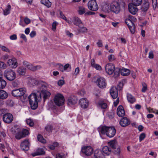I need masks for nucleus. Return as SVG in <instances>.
<instances>
[{
	"instance_id": "obj_51",
	"label": "nucleus",
	"mask_w": 158,
	"mask_h": 158,
	"mask_svg": "<svg viewBox=\"0 0 158 158\" xmlns=\"http://www.w3.org/2000/svg\"><path fill=\"white\" fill-rule=\"evenodd\" d=\"M114 77H117L119 76L120 74V70L118 69H116L114 71Z\"/></svg>"
},
{
	"instance_id": "obj_54",
	"label": "nucleus",
	"mask_w": 158,
	"mask_h": 158,
	"mask_svg": "<svg viewBox=\"0 0 158 158\" xmlns=\"http://www.w3.org/2000/svg\"><path fill=\"white\" fill-rule=\"evenodd\" d=\"M108 59L111 62L115 60V57L113 55L111 54L108 57Z\"/></svg>"
},
{
	"instance_id": "obj_18",
	"label": "nucleus",
	"mask_w": 158,
	"mask_h": 158,
	"mask_svg": "<svg viewBox=\"0 0 158 158\" xmlns=\"http://www.w3.org/2000/svg\"><path fill=\"white\" fill-rule=\"evenodd\" d=\"M110 94L114 99L116 98L118 96V92L116 87H112L110 90Z\"/></svg>"
},
{
	"instance_id": "obj_43",
	"label": "nucleus",
	"mask_w": 158,
	"mask_h": 158,
	"mask_svg": "<svg viewBox=\"0 0 158 158\" xmlns=\"http://www.w3.org/2000/svg\"><path fill=\"white\" fill-rule=\"evenodd\" d=\"M125 23L128 27L131 26L132 25H134L133 22L130 19H126Z\"/></svg>"
},
{
	"instance_id": "obj_29",
	"label": "nucleus",
	"mask_w": 158,
	"mask_h": 158,
	"mask_svg": "<svg viewBox=\"0 0 158 158\" xmlns=\"http://www.w3.org/2000/svg\"><path fill=\"white\" fill-rule=\"evenodd\" d=\"M17 71L19 75H24L26 73V69L23 66H21L18 68Z\"/></svg>"
},
{
	"instance_id": "obj_60",
	"label": "nucleus",
	"mask_w": 158,
	"mask_h": 158,
	"mask_svg": "<svg viewBox=\"0 0 158 158\" xmlns=\"http://www.w3.org/2000/svg\"><path fill=\"white\" fill-rule=\"evenodd\" d=\"M64 83V81L63 80H60L57 82L58 85L59 86H62L63 85Z\"/></svg>"
},
{
	"instance_id": "obj_30",
	"label": "nucleus",
	"mask_w": 158,
	"mask_h": 158,
	"mask_svg": "<svg viewBox=\"0 0 158 158\" xmlns=\"http://www.w3.org/2000/svg\"><path fill=\"white\" fill-rule=\"evenodd\" d=\"M127 98L128 102L131 103H133L136 101L134 97L130 94H127Z\"/></svg>"
},
{
	"instance_id": "obj_57",
	"label": "nucleus",
	"mask_w": 158,
	"mask_h": 158,
	"mask_svg": "<svg viewBox=\"0 0 158 158\" xmlns=\"http://www.w3.org/2000/svg\"><path fill=\"white\" fill-rule=\"evenodd\" d=\"M57 25V23L55 22H54L52 24V30L55 31L56 29V26Z\"/></svg>"
},
{
	"instance_id": "obj_33",
	"label": "nucleus",
	"mask_w": 158,
	"mask_h": 158,
	"mask_svg": "<svg viewBox=\"0 0 158 158\" xmlns=\"http://www.w3.org/2000/svg\"><path fill=\"white\" fill-rule=\"evenodd\" d=\"M11 7V6L8 5L6 6V9L3 10V14L5 15H7L10 13Z\"/></svg>"
},
{
	"instance_id": "obj_64",
	"label": "nucleus",
	"mask_w": 158,
	"mask_h": 158,
	"mask_svg": "<svg viewBox=\"0 0 158 158\" xmlns=\"http://www.w3.org/2000/svg\"><path fill=\"white\" fill-rule=\"evenodd\" d=\"M36 33L35 31H32L30 33V35L31 37L33 38L35 36Z\"/></svg>"
},
{
	"instance_id": "obj_41",
	"label": "nucleus",
	"mask_w": 158,
	"mask_h": 158,
	"mask_svg": "<svg viewBox=\"0 0 158 158\" xmlns=\"http://www.w3.org/2000/svg\"><path fill=\"white\" fill-rule=\"evenodd\" d=\"M98 105L102 109H106L107 107V104L103 101H101L99 102Z\"/></svg>"
},
{
	"instance_id": "obj_34",
	"label": "nucleus",
	"mask_w": 158,
	"mask_h": 158,
	"mask_svg": "<svg viewBox=\"0 0 158 158\" xmlns=\"http://www.w3.org/2000/svg\"><path fill=\"white\" fill-rule=\"evenodd\" d=\"M120 72L122 75L127 76L130 74V71L128 69H124L121 70Z\"/></svg>"
},
{
	"instance_id": "obj_38",
	"label": "nucleus",
	"mask_w": 158,
	"mask_h": 158,
	"mask_svg": "<svg viewBox=\"0 0 158 158\" xmlns=\"http://www.w3.org/2000/svg\"><path fill=\"white\" fill-rule=\"evenodd\" d=\"M45 153V152L42 148L38 149L36 153H34L32 154L33 156H36L38 155H41L44 154Z\"/></svg>"
},
{
	"instance_id": "obj_24",
	"label": "nucleus",
	"mask_w": 158,
	"mask_h": 158,
	"mask_svg": "<svg viewBox=\"0 0 158 158\" xmlns=\"http://www.w3.org/2000/svg\"><path fill=\"white\" fill-rule=\"evenodd\" d=\"M42 81H37L36 79L32 78L31 77H28V83L33 85H36L37 89H38V85L39 82Z\"/></svg>"
},
{
	"instance_id": "obj_17",
	"label": "nucleus",
	"mask_w": 158,
	"mask_h": 158,
	"mask_svg": "<svg viewBox=\"0 0 158 158\" xmlns=\"http://www.w3.org/2000/svg\"><path fill=\"white\" fill-rule=\"evenodd\" d=\"M130 123V120L126 117L122 118L119 122V124L122 127H125L129 125Z\"/></svg>"
},
{
	"instance_id": "obj_40",
	"label": "nucleus",
	"mask_w": 158,
	"mask_h": 158,
	"mask_svg": "<svg viewBox=\"0 0 158 158\" xmlns=\"http://www.w3.org/2000/svg\"><path fill=\"white\" fill-rule=\"evenodd\" d=\"M113 150L112 152H113L115 154L118 156L119 155L120 152V150L119 146H117L115 149H113Z\"/></svg>"
},
{
	"instance_id": "obj_5",
	"label": "nucleus",
	"mask_w": 158,
	"mask_h": 158,
	"mask_svg": "<svg viewBox=\"0 0 158 158\" xmlns=\"http://www.w3.org/2000/svg\"><path fill=\"white\" fill-rule=\"evenodd\" d=\"M111 11L116 13H118L120 10L119 3L117 1H114L110 4Z\"/></svg>"
},
{
	"instance_id": "obj_37",
	"label": "nucleus",
	"mask_w": 158,
	"mask_h": 158,
	"mask_svg": "<svg viewBox=\"0 0 158 158\" xmlns=\"http://www.w3.org/2000/svg\"><path fill=\"white\" fill-rule=\"evenodd\" d=\"M6 83L5 81L0 77V89H3L5 87Z\"/></svg>"
},
{
	"instance_id": "obj_22",
	"label": "nucleus",
	"mask_w": 158,
	"mask_h": 158,
	"mask_svg": "<svg viewBox=\"0 0 158 158\" xmlns=\"http://www.w3.org/2000/svg\"><path fill=\"white\" fill-rule=\"evenodd\" d=\"M89 102L85 98H83L80 100V104L81 108L85 109L88 107Z\"/></svg>"
},
{
	"instance_id": "obj_27",
	"label": "nucleus",
	"mask_w": 158,
	"mask_h": 158,
	"mask_svg": "<svg viewBox=\"0 0 158 158\" xmlns=\"http://www.w3.org/2000/svg\"><path fill=\"white\" fill-rule=\"evenodd\" d=\"M77 98L74 96H71L68 99V104L69 105L74 104L77 103Z\"/></svg>"
},
{
	"instance_id": "obj_49",
	"label": "nucleus",
	"mask_w": 158,
	"mask_h": 158,
	"mask_svg": "<svg viewBox=\"0 0 158 158\" xmlns=\"http://www.w3.org/2000/svg\"><path fill=\"white\" fill-rule=\"evenodd\" d=\"M47 131L49 132H51L53 130V127L50 125H48L45 127Z\"/></svg>"
},
{
	"instance_id": "obj_4",
	"label": "nucleus",
	"mask_w": 158,
	"mask_h": 158,
	"mask_svg": "<svg viewBox=\"0 0 158 158\" xmlns=\"http://www.w3.org/2000/svg\"><path fill=\"white\" fill-rule=\"evenodd\" d=\"M64 99L63 96L61 94L56 95L54 98L55 104L58 106H62L64 103Z\"/></svg>"
},
{
	"instance_id": "obj_28",
	"label": "nucleus",
	"mask_w": 158,
	"mask_h": 158,
	"mask_svg": "<svg viewBox=\"0 0 158 158\" xmlns=\"http://www.w3.org/2000/svg\"><path fill=\"white\" fill-rule=\"evenodd\" d=\"M108 146L111 148V149H115L118 146L116 141L115 140H111L108 142Z\"/></svg>"
},
{
	"instance_id": "obj_11",
	"label": "nucleus",
	"mask_w": 158,
	"mask_h": 158,
	"mask_svg": "<svg viewBox=\"0 0 158 158\" xmlns=\"http://www.w3.org/2000/svg\"><path fill=\"white\" fill-rule=\"evenodd\" d=\"M29 134L28 130L23 129L21 132H19L15 134V137L18 139H20L23 138L25 137Z\"/></svg>"
},
{
	"instance_id": "obj_53",
	"label": "nucleus",
	"mask_w": 158,
	"mask_h": 158,
	"mask_svg": "<svg viewBox=\"0 0 158 158\" xmlns=\"http://www.w3.org/2000/svg\"><path fill=\"white\" fill-rule=\"evenodd\" d=\"M142 86L143 88L142 89V91L143 92H146L147 89V85L145 83H142Z\"/></svg>"
},
{
	"instance_id": "obj_7",
	"label": "nucleus",
	"mask_w": 158,
	"mask_h": 158,
	"mask_svg": "<svg viewBox=\"0 0 158 158\" xmlns=\"http://www.w3.org/2000/svg\"><path fill=\"white\" fill-rule=\"evenodd\" d=\"M26 92V89L24 88L12 90V94L13 96L16 97H20L24 95Z\"/></svg>"
},
{
	"instance_id": "obj_50",
	"label": "nucleus",
	"mask_w": 158,
	"mask_h": 158,
	"mask_svg": "<svg viewBox=\"0 0 158 158\" xmlns=\"http://www.w3.org/2000/svg\"><path fill=\"white\" fill-rule=\"evenodd\" d=\"M146 137L145 134L144 133H141L139 136V141L141 142Z\"/></svg>"
},
{
	"instance_id": "obj_23",
	"label": "nucleus",
	"mask_w": 158,
	"mask_h": 158,
	"mask_svg": "<svg viewBox=\"0 0 158 158\" xmlns=\"http://www.w3.org/2000/svg\"><path fill=\"white\" fill-rule=\"evenodd\" d=\"M108 127L106 126H100L98 128V130L100 134H106L107 131Z\"/></svg>"
},
{
	"instance_id": "obj_35",
	"label": "nucleus",
	"mask_w": 158,
	"mask_h": 158,
	"mask_svg": "<svg viewBox=\"0 0 158 158\" xmlns=\"http://www.w3.org/2000/svg\"><path fill=\"white\" fill-rule=\"evenodd\" d=\"M72 23L73 22V23L75 25L78 26H79V19L78 17L74 16L73 17L72 19Z\"/></svg>"
},
{
	"instance_id": "obj_36",
	"label": "nucleus",
	"mask_w": 158,
	"mask_h": 158,
	"mask_svg": "<svg viewBox=\"0 0 158 158\" xmlns=\"http://www.w3.org/2000/svg\"><path fill=\"white\" fill-rule=\"evenodd\" d=\"M142 2V0H132L131 3L135 6H138L140 5Z\"/></svg>"
},
{
	"instance_id": "obj_20",
	"label": "nucleus",
	"mask_w": 158,
	"mask_h": 158,
	"mask_svg": "<svg viewBox=\"0 0 158 158\" xmlns=\"http://www.w3.org/2000/svg\"><path fill=\"white\" fill-rule=\"evenodd\" d=\"M128 10L129 12L133 15L136 14L138 11L137 6H135L133 4L130 3L128 5Z\"/></svg>"
},
{
	"instance_id": "obj_52",
	"label": "nucleus",
	"mask_w": 158,
	"mask_h": 158,
	"mask_svg": "<svg viewBox=\"0 0 158 158\" xmlns=\"http://www.w3.org/2000/svg\"><path fill=\"white\" fill-rule=\"evenodd\" d=\"M86 10L85 8L82 7H80V15H82L86 13Z\"/></svg>"
},
{
	"instance_id": "obj_63",
	"label": "nucleus",
	"mask_w": 158,
	"mask_h": 158,
	"mask_svg": "<svg viewBox=\"0 0 158 158\" xmlns=\"http://www.w3.org/2000/svg\"><path fill=\"white\" fill-rule=\"evenodd\" d=\"M10 39L12 40H15L17 39V36L15 34L13 35L10 36Z\"/></svg>"
},
{
	"instance_id": "obj_48",
	"label": "nucleus",
	"mask_w": 158,
	"mask_h": 158,
	"mask_svg": "<svg viewBox=\"0 0 158 158\" xmlns=\"http://www.w3.org/2000/svg\"><path fill=\"white\" fill-rule=\"evenodd\" d=\"M128 27L131 33L132 34H134L135 32V24H134V25H131V26H129Z\"/></svg>"
},
{
	"instance_id": "obj_15",
	"label": "nucleus",
	"mask_w": 158,
	"mask_h": 158,
	"mask_svg": "<svg viewBox=\"0 0 158 158\" xmlns=\"http://www.w3.org/2000/svg\"><path fill=\"white\" fill-rule=\"evenodd\" d=\"M30 146V142L28 139L24 140L20 144L21 148L23 150H28Z\"/></svg>"
},
{
	"instance_id": "obj_19",
	"label": "nucleus",
	"mask_w": 158,
	"mask_h": 158,
	"mask_svg": "<svg viewBox=\"0 0 158 158\" xmlns=\"http://www.w3.org/2000/svg\"><path fill=\"white\" fill-rule=\"evenodd\" d=\"M94 156L95 158H105L104 154L102 150L96 149L94 152Z\"/></svg>"
},
{
	"instance_id": "obj_31",
	"label": "nucleus",
	"mask_w": 158,
	"mask_h": 158,
	"mask_svg": "<svg viewBox=\"0 0 158 158\" xmlns=\"http://www.w3.org/2000/svg\"><path fill=\"white\" fill-rule=\"evenodd\" d=\"M58 12L60 15V18L65 20L69 24H72L71 21L67 19L66 17L64 16V15L61 10H59Z\"/></svg>"
},
{
	"instance_id": "obj_1",
	"label": "nucleus",
	"mask_w": 158,
	"mask_h": 158,
	"mask_svg": "<svg viewBox=\"0 0 158 158\" xmlns=\"http://www.w3.org/2000/svg\"><path fill=\"white\" fill-rule=\"evenodd\" d=\"M48 86V85L46 82L40 81L38 83V89L37 90V92L40 93V98L43 97L44 101L49 98L51 95L49 92L46 90Z\"/></svg>"
},
{
	"instance_id": "obj_42",
	"label": "nucleus",
	"mask_w": 158,
	"mask_h": 158,
	"mask_svg": "<svg viewBox=\"0 0 158 158\" xmlns=\"http://www.w3.org/2000/svg\"><path fill=\"white\" fill-rule=\"evenodd\" d=\"M81 23H82V22L80 20V25ZM80 26V33H84L86 32H87V29L86 27H84Z\"/></svg>"
},
{
	"instance_id": "obj_3",
	"label": "nucleus",
	"mask_w": 158,
	"mask_h": 158,
	"mask_svg": "<svg viewBox=\"0 0 158 158\" xmlns=\"http://www.w3.org/2000/svg\"><path fill=\"white\" fill-rule=\"evenodd\" d=\"M4 76L8 80L12 81L16 78V74L15 72L11 69L6 70L4 73Z\"/></svg>"
},
{
	"instance_id": "obj_10",
	"label": "nucleus",
	"mask_w": 158,
	"mask_h": 158,
	"mask_svg": "<svg viewBox=\"0 0 158 158\" xmlns=\"http://www.w3.org/2000/svg\"><path fill=\"white\" fill-rule=\"evenodd\" d=\"M81 152L86 156H89L92 154L93 150L90 146H85L82 148Z\"/></svg>"
},
{
	"instance_id": "obj_16",
	"label": "nucleus",
	"mask_w": 158,
	"mask_h": 158,
	"mask_svg": "<svg viewBox=\"0 0 158 158\" xmlns=\"http://www.w3.org/2000/svg\"><path fill=\"white\" fill-rule=\"evenodd\" d=\"M116 130L114 127H108L106 135L110 138L113 137L115 134Z\"/></svg>"
},
{
	"instance_id": "obj_56",
	"label": "nucleus",
	"mask_w": 158,
	"mask_h": 158,
	"mask_svg": "<svg viewBox=\"0 0 158 158\" xmlns=\"http://www.w3.org/2000/svg\"><path fill=\"white\" fill-rule=\"evenodd\" d=\"M95 68L97 70H100L102 69L101 67L98 64H96L93 67Z\"/></svg>"
},
{
	"instance_id": "obj_61",
	"label": "nucleus",
	"mask_w": 158,
	"mask_h": 158,
	"mask_svg": "<svg viewBox=\"0 0 158 158\" xmlns=\"http://www.w3.org/2000/svg\"><path fill=\"white\" fill-rule=\"evenodd\" d=\"M58 68L59 70L62 72H63L64 70V66L60 64H59L58 65Z\"/></svg>"
},
{
	"instance_id": "obj_9",
	"label": "nucleus",
	"mask_w": 158,
	"mask_h": 158,
	"mask_svg": "<svg viewBox=\"0 0 158 158\" xmlns=\"http://www.w3.org/2000/svg\"><path fill=\"white\" fill-rule=\"evenodd\" d=\"M2 119L5 123L9 124L13 121V117L11 114L6 113L3 115Z\"/></svg>"
},
{
	"instance_id": "obj_21",
	"label": "nucleus",
	"mask_w": 158,
	"mask_h": 158,
	"mask_svg": "<svg viewBox=\"0 0 158 158\" xmlns=\"http://www.w3.org/2000/svg\"><path fill=\"white\" fill-rule=\"evenodd\" d=\"M117 113L119 117H122L124 116L125 111L122 106L120 105L118 107L117 110Z\"/></svg>"
},
{
	"instance_id": "obj_58",
	"label": "nucleus",
	"mask_w": 158,
	"mask_h": 158,
	"mask_svg": "<svg viewBox=\"0 0 158 158\" xmlns=\"http://www.w3.org/2000/svg\"><path fill=\"white\" fill-rule=\"evenodd\" d=\"M105 8L106 11H109V10H111L110 5V6L109 4H106L105 6Z\"/></svg>"
},
{
	"instance_id": "obj_6",
	"label": "nucleus",
	"mask_w": 158,
	"mask_h": 158,
	"mask_svg": "<svg viewBox=\"0 0 158 158\" xmlns=\"http://www.w3.org/2000/svg\"><path fill=\"white\" fill-rule=\"evenodd\" d=\"M88 8L91 10L95 11L98 9V6L95 0H90L88 3Z\"/></svg>"
},
{
	"instance_id": "obj_62",
	"label": "nucleus",
	"mask_w": 158,
	"mask_h": 158,
	"mask_svg": "<svg viewBox=\"0 0 158 158\" xmlns=\"http://www.w3.org/2000/svg\"><path fill=\"white\" fill-rule=\"evenodd\" d=\"M152 3L153 8H155V9L156 6V5H157V0H152Z\"/></svg>"
},
{
	"instance_id": "obj_44",
	"label": "nucleus",
	"mask_w": 158,
	"mask_h": 158,
	"mask_svg": "<svg viewBox=\"0 0 158 158\" xmlns=\"http://www.w3.org/2000/svg\"><path fill=\"white\" fill-rule=\"evenodd\" d=\"M26 121L27 123L30 127H32L34 125L33 120L31 118L27 119Z\"/></svg>"
},
{
	"instance_id": "obj_13",
	"label": "nucleus",
	"mask_w": 158,
	"mask_h": 158,
	"mask_svg": "<svg viewBox=\"0 0 158 158\" xmlns=\"http://www.w3.org/2000/svg\"><path fill=\"white\" fill-rule=\"evenodd\" d=\"M115 66L111 63H108L106 65L105 69L106 73L109 75L112 74L114 72Z\"/></svg>"
},
{
	"instance_id": "obj_46",
	"label": "nucleus",
	"mask_w": 158,
	"mask_h": 158,
	"mask_svg": "<svg viewBox=\"0 0 158 158\" xmlns=\"http://www.w3.org/2000/svg\"><path fill=\"white\" fill-rule=\"evenodd\" d=\"M6 65L4 62L0 61V69H5L6 68Z\"/></svg>"
},
{
	"instance_id": "obj_8",
	"label": "nucleus",
	"mask_w": 158,
	"mask_h": 158,
	"mask_svg": "<svg viewBox=\"0 0 158 158\" xmlns=\"http://www.w3.org/2000/svg\"><path fill=\"white\" fill-rule=\"evenodd\" d=\"M23 64L25 67H26L29 69L33 71H35L41 68V67L40 65L34 66L31 64L26 61H23Z\"/></svg>"
},
{
	"instance_id": "obj_2",
	"label": "nucleus",
	"mask_w": 158,
	"mask_h": 158,
	"mask_svg": "<svg viewBox=\"0 0 158 158\" xmlns=\"http://www.w3.org/2000/svg\"><path fill=\"white\" fill-rule=\"evenodd\" d=\"M28 99L31 109L33 110L36 109L38 105L36 94L32 93L28 97Z\"/></svg>"
},
{
	"instance_id": "obj_25",
	"label": "nucleus",
	"mask_w": 158,
	"mask_h": 158,
	"mask_svg": "<svg viewBox=\"0 0 158 158\" xmlns=\"http://www.w3.org/2000/svg\"><path fill=\"white\" fill-rule=\"evenodd\" d=\"M102 151L103 153L107 156L110 155L112 151L111 148L108 146H105L102 148Z\"/></svg>"
},
{
	"instance_id": "obj_32",
	"label": "nucleus",
	"mask_w": 158,
	"mask_h": 158,
	"mask_svg": "<svg viewBox=\"0 0 158 158\" xmlns=\"http://www.w3.org/2000/svg\"><path fill=\"white\" fill-rule=\"evenodd\" d=\"M8 96V94L4 90H0V99H6Z\"/></svg>"
},
{
	"instance_id": "obj_12",
	"label": "nucleus",
	"mask_w": 158,
	"mask_h": 158,
	"mask_svg": "<svg viewBox=\"0 0 158 158\" xmlns=\"http://www.w3.org/2000/svg\"><path fill=\"white\" fill-rule=\"evenodd\" d=\"M7 64L10 67L13 69L16 68L18 65L17 60L15 58L9 59L7 60Z\"/></svg>"
},
{
	"instance_id": "obj_39",
	"label": "nucleus",
	"mask_w": 158,
	"mask_h": 158,
	"mask_svg": "<svg viewBox=\"0 0 158 158\" xmlns=\"http://www.w3.org/2000/svg\"><path fill=\"white\" fill-rule=\"evenodd\" d=\"M41 2L48 7H50L52 5L51 3L49 0H41Z\"/></svg>"
},
{
	"instance_id": "obj_59",
	"label": "nucleus",
	"mask_w": 158,
	"mask_h": 158,
	"mask_svg": "<svg viewBox=\"0 0 158 158\" xmlns=\"http://www.w3.org/2000/svg\"><path fill=\"white\" fill-rule=\"evenodd\" d=\"M24 21L25 23L26 24H28L30 23L31 22V20L30 19H29L27 18H24Z\"/></svg>"
},
{
	"instance_id": "obj_47",
	"label": "nucleus",
	"mask_w": 158,
	"mask_h": 158,
	"mask_svg": "<svg viewBox=\"0 0 158 158\" xmlns=\"http://www.w3.org/2000/svg\"><path fill=\"white\" fill-rule=\"evenodd\" d=\"M0 48L3 51L9 53L10 52V51L9 49L4 46L0 45Z\"/></svg>"
},
{
	"instance_id": "obj_55",
	"label": "nucleus",
	"mask_w": 158,
	"mask_h": 158,
	"mask_svg": "<svg viewBox=\"0 0 158 158\" xmlns=\"http://www.w3.org/2000/svg\"><path fill=\"white\" fill-rule=\"evenodd\" d=\"M65 155L63 153H58L56 155V158H64Z\"/></svg>"
},
{
	"instance_id": "obj_45",
	"label": "nucleus",
	"mask_w": 158,
	"mask_h": 158,
	"mask_svg": "<svg viewBox=\"0 0 158 158\" xmlns=\"http://www.w3.org/2000/svg\"><path fill=\"white\" fill-rule=\"evenodd\" d=\"M37 139L39 141L42 143H46V140L43 138V137L40 135H38L37 137Z\"/></svg>"
},
{
	"instance_id": "obj_14",
	"label": "nucleus",
	"mask_w": 158,
	"mask_h": 158,
	"mask_svg": "<svg viewBox=\"0 0 158 158\" xmlns=\"http://www.w3.org/2000/svg\"><path fill=\"white\" fill-rule=\"evenodd\" d=\"M97 85L100 88H104L106 87V85L105 79L102 77L98 78L96 82Z\"/></svg>"
},
{
	"instance_id": "obj_26",
	"label": "nucleus",
	"mask_w": 158,
	"mask_h": 158,
	"mask_svg": "<svg viewBox=\"0 0 158 158\" xmlns=\"http://www.w3.org/2000/svg\"><path fill=\"white\" fill-rule=\"evenodd\" d=\"M149 7V3L148 1H145L142 6L141 9L143 12H146Z\"/></svg>"
}]
</instances>
